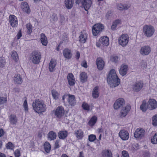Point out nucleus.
<instances>
[{"instance_id":"obj_1","label":"nucleus","mask_w":157,"mask_h":157,"mask_svg":"<svg viewBox=\"0 0 157 157\" xmlns=\"http://www.w3.org/2000/svg\"><path fill=\"white\" fill-rule=\"evenodd\" d=\"M107 82L112 88L118 86L120 83V80L118 77L114 69L111 70L108 74L107 78Z\"/></svg>"},{"instance_id":"obj_2","label":"nucleus","mask_w":157,"mask_h":157,"mask_svg":"<svg viewBox=\"0 0 157 157\" xmlns=\"http://www.w3.org/2000/svg\"><path fill=\"white\" fill-rule=\"evenodd\" d=\"M32 106L34 111L37 113L44 112L46 109V105L43 101L38 99L33 103Z\"/></svg>"},{"instance_id":"obj_3","label":"nucleus","mask_w":157,"mask_h":157,"mask_svg":"<svg viewBox=\"0 0 157 157\" xmlns=\"http://www.w3.org/2000/svg\"><path fill=\"white\" fill-rule=\"evenodd\" d=\"M143 32L144 35L147 37H151L154 34L155 29L154 27L150 25H144L143 28Z\"/></svg>"},{"instance_id":"obj_4","label":"nucleus","mask_w":157,"mask_h":157,"mask_svg":"<svg viewBox=\"0 0 157 157\" xmlns=\"http://www.w3.org/2000/svg\"><path fill=\"white\" fill-rule=\"evenodd\" d=\"M104 28V26L101 24H95L92 28V32L93 35L96 36L100 34Z\"/></svg>"},{"instance_id":"obj_5","label":"nucleus","mask_w":157,"mask_h":157,"mask_svg":"<svg viewBox=\"0 0 157 157\" xmlns=\"http://www.w3.org/2000/svg\"><path fill=\"white\" fill-rule=\"evenodd\" d=\"M65 99H67L68 102L71 106H74L75 104V99L74 95H71L69 94H65L63 96L62 99L63 101L65 102Z\"/></svg>"},{"instance_id":"obj_6","label":"nucleus","mask_w":157,"mask_h":157,"mask_svg":"<svg viewBox=\"0 0 157 157\" xmlns=\"http://www.w3.org/2000/svg\"><path fill=\"white\" fill-rule=\"evenodd\" d=\"M41 58V54L38 51H35L32 53L31 59L32 62L35 64L39 63Z\"/></svg>"},{"instance_id":"obj_7","label":"nucleus","mask_w":157,"mask_h":157,"mask_svg":"<svg viewBox=\"0 0 157 157\" xmlns=\"http://www.w3.org/2000/svg\"><path fill=\"white\" fill-rule=\"evenodd\" d=\"M128 36L127 34H122L118 39L119 44L123 47L126 46L128 42Z\"/></svg>"},{"instance_id":"obj_8","label":"nucleus","mask_w":157,"mask_h":157,"mask_svg":"<svg viewBox=\"0 0 157 157\" xmlns=\"http://www.w3.org/2000/svg\"><path fill=\"white\" fill-rule=\"evenodd\" d=\"M124 99L122 98H120L117 99L114 103V108L115 109H118L121 108H123L125 104Z\"/></svg>"},{"instance_id":"obj_9","label":"nucleus","mask_w":157,"mask_h":157,"mask_svg":"<svg viewBox=\"0 0 157 157\" xmlns=\"http://www.w3.org/2000/svg\"><path fill=\"white\" fill-rule=\"evenodd\" d=\"M145 134L144 129L142 128H137L134 133V136L136 138L140 139L142 138Z\"/></svg>"},{"instance_id":"obj_10","label":"nucleus","mask_w":157,"mask_h":157,"mask_svg":"<svg viewBox=\"0 0 157 157\" xmlns=\"http://www.w3.org/2000/svg\"><path fill=\"white\" fill-rule=\"evenodd\" d=\"M144 84L141 81H137L135 82L132 85V89L134 91L138 92L140 91L143 87Z\"/></svg>"},{"instance_id":"obj_11","label":"nucleus","mask_w":157,"mask_h":157,"mask_svg":"<svg viewBox=\"0 0 157 157\" xmlns=\"http://www.w3.org/2000/svg\"><path fill=\"white\" fill-rule=\"evenodd\" d=\"M131 109L130 105H127L124 107L122 108L121 110L119 116L121 117H125L128 114Z\"/></svg>"},{"instance_id":"obj_12","label":"nucleus","mask_w":157,"mask_h":157,"mask_svg":"<svg viewBox=\"0 0 157 157\" xmlns=\"http://www.w3.org/2000/svg\"><path fill=\"white\" fill-rule=\"evenodd\" d=\"M151 51V48L149 46H144L141 48L140 52L143 56H146L150 53Z\"/></svg>"},{"instance_id":"obj_13","label":"nucleus","mask_w":157,"mask_h":157,"mask_svg":"<svg viewBox=\"0 0 157 157\" xmlns=\"http://www.w3.org/2000/svg\"><path fill=\"white\" fill-rule=\"evenodd\" d=\"M119 137L123 140H126L129 137V134L128 132L124 129L120 131L119 133Z\"/></svg>"},{"instance_id":"obj_14","label":"nucleus","mask_w":157,"mask_h":157,"mask_svg":"<svg viewBox=\"0 0 157 157\" xmlns=\"http://www.w3.org/2000/svg\"><path fill=\"white\" fill-rule=\"evenodd\" d=\"M9 21L10 25L14 27L17 25V20L16 17L14 15H10L9 17Z\"/></svg>"},{"instance_id":"obj_15","label":"nucleus","mask_w":157,"mask_h":157,"mask_svg":"<svg viewBox=\"0 0 157 157\" xmlns=\"http://www.w3.org/2000/svg\"><path fill=\"white\" fill-rule=\"evenodd\" d=\"M64 111L63 108L62 106L58 107L55 112V114L56 117L58 118H61L64 114Z\"/></svg>"},{"instance_id":"obj_16","label":"nucleus","mask_w":157,"mask_h":157,"mask_svg":"<svg viewBox=\"0 0 157 157\" xmlns=\"http://www.w3.org/2000/svg\"><path fill=\"white\" fill-rule=\"evenodd\" d=\"M109 43V39L107 36H103L99 39V43H100L102 46H107Z\"/></svg>"},{"instance_id":"obj_17","label":"nucleus","mask_w":157,"mask_h":157,"mask_svg":"<svg viewBox=\"0 0 157 157\" xmlns=\"http://www.w3.org/2000/svg\"><path fill=\"white\" fill-rule=\"evenodd\" d=\"M96 64L97 65L98 69L99 70H101L103 68L105 63L103 60L101 58L97 59L96 61Z\"/></svg>"},{"instance_id":"obj_18","label":"nucleus","mask_w":157,"mask_h":157,"mask_svg":"<svg viewBox=\"0 0 157 157\" xmlns=\"http://www.w3.org/2000/svg\"><path fill=\"white\" fill-rule=\"evenodd\" d=\"M67 79L68 84L70 86H73L75 83V81L73 74L71 73H69L67 76Z\"/></svg>"},{"instance_id":"obj_19","label":"nucleus","mask_w":157,"mask_h":157,"mask_svg":"<svg viewBox=\"0 0 157 157\" xmlns=\"http://www.w3.org/2000/svg\"><path fill=\"white\" fill-rule=\"evenodd\" d=\"M81 2L86 10H87L89 9L92 4V2L91 0H81Z\"/></svg>"},{"instance_id":"obj_20","label":"nucleus","mask_w":157,"mask_h":157,"mask_svg":"<svg viewBox=\"0 0 157 157\" xmlns=\"http://www.w3.org/2000/svg\"><path fill=\"white\" fill-rule=\"evenodd\" d=\"M149 105L151 107H149L148 108L150 110L156 109L157 107V103L156 101L153 99H149L148 101Z\"/></svg>"},{"instance_id":"obj_21","label":"nucleus","mask_w":157,"mask_h":157,"mask_svg":"<svg viewBox=\"0 0 157 157\" xmlns=\"http://www.w3.org/2000/svg\"><path fill=\"white\" fill-rule=\"evenodd\" d=\"M87 34L84 32H82L81 33L79 38V41L82 43L86 42L87 38Z\"/></svg>"},{"instance_id":"obj_22","label":"nucleus","mask_w":157,"mask_h":157,"mask_svg":"<svg viewBox=\"0 0 157 157\" xmlns=\"http://www.w3.org/2000/svg\"><path fill=\"white\" fill-rule=\"evenodd\" d=\"M21 8L23 10L27 13H29L30 12V10L27 3L26 2H23L22 3Z\"/></svg>"},{"instance_id":"obj_23","label":"nucleus","mask_w":157,"mask_h":157,"mask_svg":"<svg viewBox=\"0 0 157 157\" xmlns=\"http://www.w3.org/2000/svg\"><path fill=\"white\" fill-rule=\"evenodd\" d=\"M56 65V60L52 59L49 63V69L51 72H52L55 70Z\"/></svg>"},{"instance_id":"obj_24","label":"nucleus","mask_w":157,"mask_h":157,"mask_svg":"<svg viewBox=\"0 0 157 157\" xmlns=\"http://www.w3.org/2000/svg\"><path fill=\"white\" fill-rule=\"evenodd\" d=\"M74 133L76 138L78 139H81L83 137V132L81 129L76 130Z\"/></svg>"},{"instance_id":"obj_25","label":"nucleus","mask_w":157,"mask_h":157,"mask_svg":"<svg viewBox=\"0 0 157 157\" xmlns=\"http://www.w3.org/2000/svg\"><path fill=\"white\" fill-rule=\"evenodd\" d=\"M63 54L64 57L67 59H70L72 57V53L70 50L65 49L63 50Z\"/></svg>"},{"instance_id":"obj_26","label":"nucleus","mask_w":157,"mask_h":157,"mask_svg":"<svg viewBox=\"0 0 157 157\" xmlns=\"http://www.w3.org/2000/svg\"><path fill=\"white\" fill-rule=\"evenodd\" d=\"M128 66L126 65H122L120 69V73L122 76L125 75L127 72Z\"/></svg>"},{"instance_id":"obj_27","label":"nucleus","mask_w":157,"mask_h":157,"mask_svg":"<svg viewBox=\"0 0 157 157\" xmlns=\"http://www.w3.org/2000/svg\"><path fill=\"white\" fill-rule=\"evenodd\" d=\"M101 157H112V153L110 150L105 149L102 151Z\"/></svg>"},{"instance_id":"obj_28","label":"nucleus","mask_w":157,"mask_h":157,"mask_svg":"<svg viewBox=\"0 0 157 157\" xmlns=\"http://www.w3.org/2000/svg\"><path fill=\"white\" fill-rule=\"evenodd\" d=\"M117 9L120 10H127L130 7V6L128 5H123L121 3H117Z\"/></svg>"},{"instance_id":"obj_29","label":"nucleus","mask_w":157,"mask_h":157,"mask_svg":"<svg viewBox=\"0 0 157 157\" xmlns=\"http://www.w3.org/2000/svg\"><path fill=\"white\" fill-rule=\"evenodd\" d=\"M67 132L66 131H61L58 133L59 138L60 139H64L67 136Z\"/></svg>"},{"instance_id":"obj_30","label":"nucleus","mask_w":157,"mask_h":157,"mask_svg":"<svg viewBox=\"0 0 157 157\" xmlns=\"http://www.w3.org/2000/svg\"><path fill=\"white\" fill-rule=\"evenodd\" d=\"M64 2L66 8L68 9L71 8L73 6V0H65Z\"/></svg>"},{"instance_id":"obj_31","label":"nucleus","mask_w":157,"mask_h":157,"mask_svg":"<svg viewBox=\"0 0 157 157\" xmlns=\"http://www.w3.org/2000/svg\"><path fill=\"white\" fill-rule=\"evenodd\" d=\"M14 80L17 84H21L22 82V80L21 76L18 74L15 75L14 76Z\"/></svg>"},{"instance_id":"obj_32","label":"nucleus","mask_w":157,"mask_h":157,"mask_svg":"<svg viewBox=\"0 0 157 157\" xmlns=\"http://www.w3.org/2000/svg\"><path fill=\"white\" fill-rule=\"evenodd\" d=\"M56 137V135L55 132L53 131H50L48 134V138L51 140L55 139Z\"/></svg>"},{"instance_id":"obj_33","label":"nucleus","mask_w":157,"mask_h":157,"mask_svg":"<svg viewBox=\"0 0 157 157\" xmlns=\"http://www.w3.org/2000/svg\"><path fill=\"white\" fill-rule=\"evenodd\" d=\"M10 121L11 124H16L17 121L16 116L14 115H11L10 117Z\"/></svg>"},{"instance_id":"obj_34","label":"nucleus","mask_w":157,"mask_h":157,"mask_svg":"<svg viewBox=\"0 0 157 157\" xmlns=\"http://www.w3.org/2000/svg\"><path fill=\"white\" fill-rule=\"evenodd\" d=\"M40 40L43 45L45 46L47 45L48 43V40L47 37L44 34L42 33L41 34Z\"/></svg>"},{"instance_id":"obj_35","label":"nucleus","mask_w":157,"mask_h":157,"mask_svg":"<svg viewBox=\"0 0 157 157\" xmlns=\"http://www.w3.org/2000/svg\"><path fill=\"white\" fill-rule=\"evenodd\" d=\"M92 95L93 97L94 98H96L98 97V86H96L94 88Z\"/></svg>"},{"instance_id":"obj_36","label":"nucleus","mask_w":157,"mask_h":157,"mask_svg":"<svg viewBox=\"0 0 157 157\" xmlns=\"http://www.w3.org/2000/svg\"><path fill=\"white\" fill-rule=\"evenodd\" d=\"M44 146L45 151L47 153H48L51 149V146L49 143L47 141L45 142L44 144Z\"/></svg>"},{"instance_id":"obj_37","label":"nucleus","mask_w":157,"mask_h":157,"mask_svg":"<svg viewBox=\"0 0 157 157\" xmlns=\"http://www.w3.org/2000/svg\"><path fill=\"white\" fill-rule=\"evenodd\" d=\"M87 79L86 74L84 72H82L80 75V79L81 82H86Z\"/></svg>"},{"instance_id":"obj_38","label":"nucleus","mask_w":157,"mask_h":157,"mask_svg":"<svg viewBox=\"0 0 157 157\" xmlns=\"http://www.w3.org/2000/svg\"><path fill=\"white\" fill-rule=\"evenodd\" d=\"M148 106V104L145 101H144L140 106V109L144 112H146Z\"/></svg>"},{"instance_id":"obj_39","label":"nucleus","mask_w":157,"mask_h":157,"mask_svg":"<svg viewBox=\"0 0 157 157\" xmlns=\"http://www.w3.org/2000/svg\"><path fill=\"white\" fill-rule=\"evenodd\" d=\"M82 107L83 109L87 111H89L92 110V109L91 108L90 105L85 102H83Z\"/></svg>"},{"instance_id":"obj_40","label":"nucleus","mask_w":157,"mask_h":157,"mask_svg":"<svg viewBox=\"0 0 157 157\" xmlns=\"http://www.w3.org/2000/svg\"><path fill=\"white\" fill-rule=\"evenodd\" d=\"M97 117L95 116H93L90 119L88 122V124L91 126H93L97 121Z\"/></svg>"},{"instance_id":"obj_41","label":"nucleus","mask_w":157,"mask_h":157,"mask_svg":"<svg viewBox=\"0 0 157 157\" xmlns=\"http://www.w3.org/2000/svg\"><path fill=\"white\" fill-rule=\"evenodd\" d=\"M26 27L27 29V32L28 34H30L33 30L32 25L30 23H28L26 25Z\"/></svg>"},{"instance_id":"obj_42","label":"nucleus","mask_w":157,"mask_h":157,"mask_svg":"<svg viewBox=\"0 0 157 157\" xmlns=\"http://www.w3.org/2000/svg\"><path fill=\"white\" fill-rule=\"evenodd\" d=\"M52 95L54 98L56 100L58 99L59 94L55 90H53L51 91Z\"/></svg>"},{"instance_id":"obj_43","label":"nucleus","mask_w":157,"mask_h":157,"mask_svg":"<svg viewBox=\"0 0 157 157\" xmlns=\"http://www.w3.org/2000/svg\"><path fill=\"white\" fill-rule=\"evenodd\" d=\"M151 142L153 144H157V133H155L151 138Z\"/></svg>"},{"instance_id":"obj_44","label":"nucleus","mask_w":157,"mask_h":157,"mask_svg":"<svg viewBox=\"0 0 157 157\" xmlns=\"http://www.w3.org/2000/svg\"><path fill=\"white\" fill-rule=\"evenodd\" d=\"M6 147L7 149L12 150L14 148V146L11 142H9L6 144Z\"/></svg>"},{"instance_id":"obj_45","label":"nucleus","mask_w":157,"mask_h":157,"mask_svg":"<svg viewBox=\"0 0 157 157\" xmlns=\"http://www.w3.org/2000/svg\"><path fill=\"white\" fill-rule=\"evenodd\" d=\"M11 56L12 58L15 61H17L18 59V54L17 52L15 51L12 52Z\"/></svg>"},{"instance_id":"obj_46","label":"nucleus","mask_w":157,"mask_h":157,"mask_svg":"<svg viewBox=\"0 0 157 157\" xmlns=\"http://www.w3.org/2000/svg\"><path fill=\"white\" fill-rule=\"evenodd\" d=\"M152 120L153 125L155 126H157V114L152 117Z\"/></svg>"},{"instance_id":"obj_47","label":"nucleus","mask_w":157,"mask_h":157,"mask_svg":"<svg viewBox=\"0 0 157 157\" xmlns=\"http://www.w3.org/2000/svg\"><path fill=\"white\" fill-rule=\"evenodd\" d=\"M6 63V61L5 58L4 57H0V67H3Z\"/></svg>"},{"instance_id":"obj_48","label":"nucleus","mask_w":157,"mask_h":157,"mask_svg":"<svg viewBox=\"0 0 157 157\" xmlns=\"http://www.w3.org/2000/svg\"><path fill=\"white\" fill-rule=\"evenodd\" d=\"M23 106L25 110V111L26 113L28 112V104L27 102V100L26 99L23 103Z\"/></svg>"},{"instance_id":"obj_49","label":"nucleus","mask_w":157,"mask_h":157,"mask_svg":"<svg viewBox=\"0 0 157 157\" xmlns=\"http://www.w3.org/2000/svg\"><path fill=\"white\" fill-rule=\"evenodd\" d=\"M96 139V136L94 135H90L89 136V140L90 142H93Z\"/></svg>"},{"instance_id":"obj_50","label":"nucleus","mask_w":157,"mask_h":157,"mask_svg":"<svg viewBox=\"0 0 157 157\" xmlns=\"http://www.w3.org/2000/svg\"><path fill=\"white\" fill-rule=\"evenodd\" d=\"M51 18L54 21H56L58 19L57 15L55 13H52V15L51 16Z\"/></svg>"},{"instance_id":"obj_51","label":"nucleus","mask_w":157,"mask_h":157,"mask_svg":"<svg viewBox=\"0 0 157 157\" xmlns=\"http://www.w3.org/2000/svg\"><path fill=\"white\" fill-rule=\"evenodd\" d=\"M15 157H19L21 155V153L19 149H17L14 153Z\"/></svg>"},{"instance_id":"obj_52","label":"nucleus","mask_w":157,"mask_h":157,"mask_svg":"<svg viewBox=\"0 0 157 157\" xmlns=\"http://www.w3.org/2000/svg\"><path fill=\"white\" fill-rule=\"evenodd\" d=\"M7 101V98L0 97V104L5 103Z\"/></svg>"},{"instance_id":"obj_53","label":"nucleus","mask_w":157,"mask_h":157,"mask_svg":"<svg viewBox=\"0 0 157 157\" xmlns=\"http://www.w3.org/2000/svg\"><path fill=\"white\" fill-rule=\"evenodd\" d=\"M122 154V157H129L128 153L126 151H123Z\"/></svg>"},{"instance_id":"obj_54","label":"nucleus","mask_w":157,"mask_h":157,"mask_svg":"<svg viewBox=\"0 0 157 157\" xmlns=\"http://www.w3.org/2000/svg\"><path fill=\"white\" fill-rule=\"evenodd\" d=\"M118 57L117 56H112L111 58V60L112 62H116L117 61Z\"/></svg>"},{"instance_id":"obj_55","label":"nucleus","mask_w":157,"mask_h":157,"mask_svg":"<svg viewBox=\"0 0 157 157\" xmlns=\"http://www.w3.org/2000/svg\"><path fill=\"white\" fill-rule=\"evenodd\" d=\"M59 140H56L55 144V149L59 147Z\"/></svg>"},{"instance_id":"obj_56","label":"nucleus","mask_w":157,"mask_h":157,"mask_svg":"<svg viewBox=\"0 0 157 157\" xmlns=\"http://www.w3.org/2000/svg\"><path fill=\"white\" fill-rule=\"evenodd\" d=\"M21 36H22L21 32V30H20L18 32V33L17 35V39H19Z\"/></svg>"},{"instance_id":"obj_57","label":"nucleus","mask_w":157,"mask_h":157,"mask_svg":"<svg viewBox=\"0 0 157 157\" xmlns=\"http://www.w3.org/2000/svg\"><path fill=\"white\" fill-rule=\"evenodd\" d=\"M121 22V20H117L115 21L113 23L116 26L117 25H118Z\"/></svg>"},{"instance_id":"obj_58","label":"nucleus","mask_w":157,"mask_h":157,"mask_svg":"<svg viewBox=\"0 0 157 157\" xmlns=\"http://www.w3.org/2000/svg\"><path fill=\"white\" fill-rule=\"evenodd\" d=\"M81 65L83 67L85 68H87V63L85 61H83L81 63Z\"/></svg>"},{"instance_id":"obj_59","label":"nucleus","mask_w":157,"mask_h":157,"mask_svg":"<svg viewBox=\"0 0 157 157\" xmlns=\"http://www.w3.org/2000/svg\"><path fill=\"white\" fill-rule=\"evenodd\" d=\"M4 134V132L2 129H0V137L2 136Z\"/></svg>"},{"instance_id":"obj_60","label":"nucleus","mask_w":157,"mask_h":157,"mask_svg":"<svg viewBox=\"0 0 157 157\" xmlns=\"http://www.w3.org/2000/svg\"><path fill=\"white\" fill-rule=\"evenodd\" d=\"M142 67L146 68L147 67V64L144 62H143L141 65Z\"/></svg>"},{"instance_id":"obj_61","label":"nucleus","mask_w":157,"mask_h":157,"mask_svg":"<svg viewBox=\"0 0 157 157\" xmlns=\"http://www.w3.org/2000/svg\"><path fill=\"white\" fill-rule=\"evenodd\" d=\"M80 57V53L79 52H76V58L77 59H78Z\"/></svg>"},{"instance_id":"obj_62","label":"nucleus","mask_w":157,"mask_h":157,"mask_svg":"<svg viewBox=\"0 0 157 157\" xmlns=\"http://www.w3.org/2000/svg\"><path fill=\"white\" fill-rule=\"evenodd\" d=\"M116 27L117 26L113 23L112 25L111 28L113 30H114L115 29Z\"/></svg>"},{"instance_id":"obj_63","label":"nucleus","mask_w":157,"mask_h":157,"mask_svg":"<svg viewBox=\"0 0 157 157\" xmlns=\"http://www.w3.org/2000/svg\"><path fill=\"white\" fill-rule=\"evenodd\" d=\"M79 157H84L83 155V153L82 151H81L79 153Z\"/></svg>"},{"instance_id":"obj_64","label":"nucleus","mask_w":157,"mask_h":157,"mask_svg":"<svg viewBox=\"0 0 157 157\" xmlns=\"http://www.w3.org/2000/svg\"><path fill=\"white\" fill-rule=\"evenodd\" d=\"M0 157H6V156L4 153L0 152Z\"/></svg>"}]
</instances>
